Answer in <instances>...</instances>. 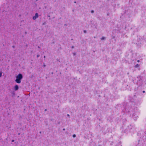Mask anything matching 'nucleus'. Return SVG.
<instances>
[{
  "instance_id": "5",
  "label": "nucleus",
  "mask_w": 146,
  "mask_h": 146,
  "mask_svg": "<svg viewBox=\"0 0 146 146\" xmlns=\"http://www.w3.org/2000/svg\"><path fill=\"white\" fill-rule=\"evenodd\" d=\"M140 146H146V143L144 142L140 145Z\"/></svg>"
},
{
  "instance_id": "3",
  "label": "nucleus",
  "mask_w": 146,
  "mask_h": 146,
  "mask_svg": "<svg viewBox=\"0 0 146 146\" xmlns=\"http://www.w3.org/2000/svg\"><path fill=\"white\" fill-rule=\"evenodd\" d=\"M38 13H36L35 14V15L33 17V19L34 20H35L36 18H38Z\"/></svg>"
},
{
  "instance_id": "2",
  "label": "nucleus",
  "mask_w": 146,
  "mask_h": 146,
  "mask_svg": "<svg viewBox=\"0 0 146 146\" xmlns=\"http://www.w3.org/2000/svg\"><path fill=\"white\" fill-rule=\"evenodd\" d=\"M132 117L135 120H136L138 117V116L136 113H134L132 115Z\"/></svg>"
},
{
  "instance_id": "16",
  "label": "nucleus",
  "mask_w": 146,
  "mask_h": 146,
  "mask_svg": "<svg viewBox=\"0 0 146 146\" xmlns=\"http://www.w3.org/2000/svg\"><path fill=\"white\" fill-rule=\"evenodd\" d=\"M12 141L13 142V141H14V140H12Z\"/></svg>"
},
{
  "instance_id": "18",
  "label": "nucleus",
  "mask_w": 146,
  "mask_h": 146,
  "mask_svg": "<svg viewBox=\"0 0 146 146\" xmlns=\"http://www.w3.org/2000/svg\"><path fill=\"white\" fill-rule=\"evenodd\" d=\"M65 130V129H63V130Z\"/></svg>"
},
{
  "instance_id": "14",
  "label": "nucleus",
  "mask_w": 146,
  "mask_h": 146,
  "mask_svg": "<svg viewBox=\"0 0 146 146\" xmlns=\"http://www.w3.org/2000/svg\"><path fill=\"white\" fill-rule=\"evenodd\" d=\"M68 115V116H69V115H68H68Z\"/></svg>"
},
{
  "instance_id": "4",
  "label": "nucleus",
  "mask_w": 146,
  "mask_h": 146,
  "mask_svg": "<svg viewBox=\"0 0 146 146\" xmlns=\"http://www.w3.org/2000/svg\"><path fill=\"white\" fill-rule=\"evenodd\" d=\"M19 88L18 86L17 85H15L14 87V89L15 91L17 90Z\"/></svg>"
},
{
  "instance_id": "1",
  "label": "nucleus",
  "mask_w": 146,
  "mask_h": 146,
  "mask_svg": "<svg viewBox=\"0 0 146 146\" xmlns=\"http://www.w3.org/2000/svg\"><path fill=\"white\" fill-rule=\"evenodd\" d=\"M22 78V75L21 74H19L16 76V79L15 81L17 83L20 84L21 82V80Z\"/></svg>"
},
{
  "instance_id": "6",
  "label": "nucleus",
  "mask_w": 146,
  "mask_h": 146,
  "mask_svg": "<svg viewBox=\"0 0 146 146\" xmlns=\"http://www.w3.org/2000/svg\"><path fill=\"white\" fill-rule=\"evenodd\" d=\"M105 38L104 37H102L101 38V40H104L105 39Z\"/></svg>"
},
{
  "instance_id": "10",
  "label": "nucleus",
  "mask_w": 146,
  "mask_h": 146,
  "mask_svg": "<svg viewBox=\"0 0 146 146\" xmlns=\"http://www.w3.org/2000/svg\"><path fill=\"white\" fill-rule=\"evenodd\" d=\"M73 55H75V54H75V53H73Z\"/></svg>"
},
{
  "instance_id": "9",
  "label": "nucleus",
  "mask_w": 146,
  "mask_h": 146,
  "mask_svg": "<svg viewBox=\"0 0 146 146\" xmlns=\"http://www.w3.org/2000/svg\"><path fill=\"white\" fill-rule=\"evenodd\" d=\"M139 66V65L138 64H137L136 66H135V67H138Z\"/></svg>"
},
{
  "instance_id": "13",
  "label": "nucleus",
  "mask_w": 146,
  "mask_h": 146,
  "mask_svg": "<svg viewBox=\"0 0 146 146\" xmlns=\"http://www.w3.org/2000/svg\"><path fill=\"white\" fill-rule=\"evenodd\" d=\"M84 32L85 33H86V31H84Z\"/></svg>"
},
{
  "instance_id": "15",
  "label": "nucleus",
  "mask_w": 146,
  "mask_h": 146,
  "mask_svg": "<svg viewBox=\"0 0 146 146\" xmlns=\"http://www.w3.org/2000/svg\"><path fill=\"white\" fill-rule=\"evenodd\" d=\"M143 93H144V92H145V91H143Z\"/></svg>"
},
{
  "instance_id": "8",
  "label": "nucleus",
  "mask_w": 146,
  "mask_h": 146,
  "mask_svg": "<svg viewBox=\"0 0 146 146\" xmlns=\"http://www.w3.org/2000/svg\"><path fill=\"white\" fill-rule=\"evenodd\" d=\"M76 137V135L75 134H74L73 135V137Z\"/></svg>"
},
{
  "instance_id": "17",
  "label": "nucleus",
  "mask_w": 146,
  "mask_h": 146,
  "mask_svg": "<svg viewBox=\"0 0 146 146\" xmlns=\"http://www.w3.org/2000/svg\"><path fill=\"white\" fill-rule=\"evenodd\" d=\"M44 66H45V65H44Z\"/></svg>"
},
{
  "instance_id": "19",
  "label": "nucleus",
  "mask_w": 146,
  "mask_h": 146,
  "mask_svg": "<svg viewBox=\"0 0 146 146\" xmlns=\"http://www.w3.org/2000/svg\"><path fill=\"white\" fill-rule=\"evenodd\" d=\"M44 58H45V56H44Z\"/></svg>"
},
{
  "instance_id": "11",
  "label": "nucleus",
  "mask_w": 146,
  "mask_h": 146,
  "mask_svg": "<svg viewBox=\"0 0 146 146\" xmlns=\"http://www.w3.org/2000/svg\"><path fill=\"white\" fill-rule=\"evenodd\" d=\"M94 12V11H91V12H92V13H93Z\"/></svg>"
},
{
  "instance_id": "7",
  "label": "nucleus",
  "mask_w": 146,
  "mask_h": 146,
  "mask_svg": "<svg viewBox=\"0 0 146 146\" xmlns=\"http://www.w3.org/2000/svg\"><path fill=\"white\" fill-rule=\"evenodd\" d=\"M2 75V72H0V78L1 77Z\"/></svg>"
},
{
  "instance_id": "12",
  "label": "nucleus",
  "mask_w": 146,
  "mask_h": 146,
  "mask_svg": "<svg viewBox=\"0 0 146 146\" xmlns=\"http://www.w3.org/2000/svg\"><path fill=\"white\" fill-rule=\"evenodd\" d=\"M39 56V55H37V57H38Z\"/></svg>"
}]
</instances>
